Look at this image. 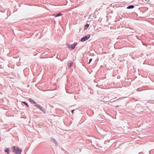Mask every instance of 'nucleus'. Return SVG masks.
Segmentation results:
<instances>
[{
	"instance_id": "1",
	"label": "nucleus",
	"mask_w": 154,
	"mask_h": 154,
	"mask_svg": "<svg viewBox=\"0 0 154 154\" xmlns=\"http://www.w3.org/2000/svg\"><path fill=\"white\" fill-rule=\"evenodd\" d=\"M13 152L16 154H20L21 153V149L18 147L14 146L13 147Z\"/></svg>"
},
{
	"instance_id": "2",
	"label": "nucleus",
	"mask_w": 154,
	"mask_h": 154,
	"mask_svg": "<svg viewBox=\"0 0 154 154\" xmlns=\"http://www.w3.org/2000/svg\"><path fill=\"white\" fill-rule=\"evenodd\" d=\"M90 37V35H86V36L82 38L81 39V41L82 42L88 40V39H89Z\"/></svg>"
},
{
	"instance_id": "3",
	"label": "nucleus",
	"mask_w": 154,
	"mask_h": 154,
	"mask_svg": "<svg viewBox=\"0 0 154 154\" xmlns=\"http://www.w3.org/2000/svg\"><path fill=\"white\" fill-rule=\"evenodd\" d=\"M77 43H74V44L72 45H69L68 46V47L71 50H73L75 48V46L77 45Z\"/></svg>"
},
{
	"instance_id": "4",
	"label": "nucleus",
	"mask_w": 154,
	"mask_h": 154,
	"mask_svg": "<svg viewBox=\"0 0 154 154\" xmlns=\"http://www.w3.org/2000/svg\"><path fill=\"white\" fill-rule=\"evenodd\" d=\"M73 63L72 61H69L68 62V65L69 67L72 66Z\"/></svg>"
},
{
	"instance_id": "5",
	"label": "nucleus",
	"mask_w": 154,
	"mask_h": 154,
	"mask_svg": "<svg viewBox=\"0 0 154 154\" xmlns=\"http://www.w3.org/2000/svg\"><path fill=\"white\" fill-rule=\"evenodd\" d=\"M134 8V5H131L130 6H129L127 7V8L128 9H132L133 8Z\"/></svg>"
},
{
	"instance_id": "6",
	"label": "nucleus",
	"mask_w": 154,
	"mask_h": 154,
	"mask_svg": "<svg viewBox=\"0 0 154 154\" xmlns=\"http://www.w3.org/2000/svg\"><path fill=\"white\" fill-rule=\"evenodd\" d=\"M9 151H10V149L8 148H6L5 149V151L6 152H7L8 154H9Z\"/></svg>"
},
{
	"instance_id": "7",
	"label": "nucleus",
	"mask_w": 154,
	"mask_h": 154,
	"mask_svg": "<svg viewBox=\"0 0 154 154\" xmlns=\"http://www.w3.org/2000/svg\"><path fill=\"white\" fill-rule=\"evenodd\" d=\"M29 101L31 102V103H35V102L31 98H29Z\"/></svg>"
},
{
	"instance_id": "8",
	"label": "nucleus",
	"mask_w": 154,
	"mask_h": 154,
	"mask_svg": "<svg viewBox=\"0 0 154 154\" xmlns=\"http://www.w3.org/2000/svg\"><path fill=\"white\" fill-rule=\"evenodd\" d=\"M89 24H86L85 26V27L84 28V30L88 28V27H89Z\"/></svg>"
},
{
	"instance_id": "9",
	"label": "nucleus",
	"mask_w": 154,
	"mask_h": 154,
	"mask_svg": "<svg viewBox=\"0 0 154 154\" xmlns=\"http://www.w3.org/2000/svg\"><path fill=\"white\" fill-rule=\"evenodd\" d=\"M38 108H39L42 111H44L45 110V109L43 108V107H41L40 106V107H38Z\"/></svg>"
},
{
	"instance_id": "10",
	"label": "nucleus",
	"mask_w": 154,
	"mask_h": 154,
	"mask_svg": "<svg viewBox=\"0 0 154 154\" xmlns=\"http://www.w3.org/2000/svg\"><path fill=\"white\" fill-rule=\"evenodd\" d=\"M34 104L35 106L37 107L38 108V107H40V105H38L35 102V103H34Z\"/></svg>"
},
{
	"instance_id": "11",
	"label": "nucleus",
	"mask_w": 154,
	"mask_h": 154,
	"mask_svg": "<svg viewBox=\"0 0 154 154\" xmlns=\"http://www.w3.org/2000/svg\"><path fill=\"white\" fill-rule=\"evenodd\" d=\"M62 15V14H57L55 15V17H58L59 16H60Z\"/></svg>"
},
{
	"instance_id": "12",
	"label": "nucleus",
	"mask_w": 154,
	"mask_h": 154,
	"mask_svg": "<svg viewBox=\"0 0 154 154\" xmlns=\"http://www.w3.org/2000/svg\"><path fill=\"white\" fill-rule=\"evenodd\" d=\"M23 103L27 107H28L29 106L25 102H23Z\"/></svg>"
},
{
	"instance_id": "13",
	"label": "nucleus",
	"mask_w": 154,
	"mask_h": 154,
	"mask_svg": "<svg viewBox=\"0 0 154 154\" xmlns=\"http://www.w3.org/2000/svg\"><path fill=\"white\" fill-rule=\"evenodd\" d=\"M92 60V59H91L89 60V62L88 63H90V62H91V60Z\"/></svg>"
},
{
	"instance_id": "14",
	"label": "nucleus",
	"mask_w": 154,
	"mask_h": 154,
	"mask_svg": "<svg viewBox=\"0 0 154 154\" xmlns=\"http://www.w3.org/2000/svg\"><path fill=\"white\" fill-rule=\"evenodd\" d=\"M74 111V110H72V113H73V112Z\"/></svg>"
}]
</instances>
